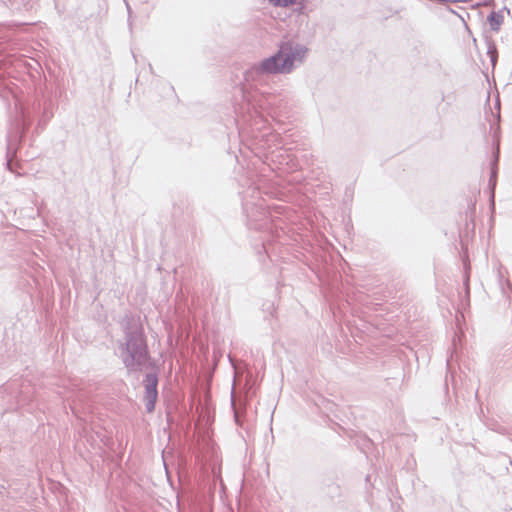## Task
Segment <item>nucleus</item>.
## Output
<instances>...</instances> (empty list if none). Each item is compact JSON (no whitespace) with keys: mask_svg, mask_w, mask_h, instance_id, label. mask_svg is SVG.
<instances>
[{"mask_svg":"<svg viewBox=\"0 0 512 512\" xmlns=\"http://www.w3.org/2000/svg\"><path fill=\"white\" fill-rule=\"evenodd\" d=\"M306 53L305 49L299 48L292 52L289 45L282 46L280 51L273 57L262 62L261 68L268 73L289 72L295 59H301Z\"/></svg>","mask_w":512,"mask_h":512,"instance_id":"nucleus-1","label":"nucleus"},{"mask_svg":"<svg viewBox=\"0 0 512 512\" xmlns=\"http://www.w3.org/2000/svg\"><path fill=\"white\" fill-rule=\"evenodd\" d=\"M146 382L147 409L148 411H152L157 398V380L153 376H148Z\"/></svg>","mask_w":512,"mask_h":512,"instance_id":"nucleus-2","label":"nucleus"},{"mask_svg":"<svg viewBox=\"0 0 512 512\" xmlns=\"http://www.w3.org/2000/svg\"><path fill=\"white\" fill-rule=\"evenodd\" d=\"M487 22L494 32H498L504 23V15L500 11H492L488 17Z\"/></svg>","mask_w":512,"mask_h":512,"instance_id":"nucleus-3","label":"nucleus"},{"mask_svg":"<svg viewBox=\"0 0 512 512\" xmlns=\"http://www.w3.org/2000/svg\"><path fill=\"white\" fill-rule=\"evenodd\" d=\"M275 6L287 7L294 3L295 0H269Z\"/></svg>","mask_w":512,"mask_h":512,"instance_id":"nucleus-4","label":"nucleus"}]
</instances>
